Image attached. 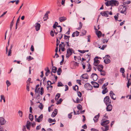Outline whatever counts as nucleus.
<instances>
[{
	"instance_id": "21",
	"label": "nucleus",
	"mask_w": 131,
	"mask_h": 131,
	"mask_svg": "<svg viewBox=\"0 0 131 131\" xmlns=\"http://www.w3.org/2000/svg\"><path fill=\"white\" fill-rule=\"evenodd\" d=\"M66 19V18L64 16L60 17L59 18V20L61 22L64 21Z\"/></svg>"
},
{
	"instance_id": "31",
	"label": "nucleus",
	"mask_w": 131,
	"mask_h": 131,
	"mask_svg": "<svg viewBox=\"0 0 131 131\" xmlns=\"http://www.w3.org/2000/svg\"><path fill=\"white\" fill-rule=\"evenodd\" d=\"M104 62L106 64H108L110 62V60L108 59H106L104 60Z\"/></svg>"
},
{
	"instance_id": "50",
	"label": "nucleus",
	"mask_w": 131,
	"mask_h": 131,
	"mask_svg": "<svg viewBox=\"0 0 131 131\" xmlns=\"http://www.w3.org/2000/svg\"><path fill=\"white\" fill-rule=\"evenodd\" d=\"M130 1H127L126 2H124L123 4L124 5L126 4H130Z\"/></svg>"
},
{
	"instance_id": "56",
	"label": "nucleus",
	"mask_w": 131,
	"mask_h": 131,
	"mask_svg": "<svg viewBox=\"0 0 131 131\" xmlns=\"http://www.w3.org/2000/svg\"><path fill=\"white\" fill-rule=\"evenodd\" d=\"M78 95L79 97H81L82 96V94L80 92V91H79L78 92Z\"/></svg>"
},
{
	"instance_id": "41",
	"label": "nucleus",
	"mask_w": 131,
	"mask_h": 131,
	"mask_svg": "<svg viewBox=\"0 0 131 131\" xmlns=\"http://www.w3.org/2000/svg\"><path fill=\"white\" fill-rule=\"evenodd\" d=\"M62 101V99H60L56 103V104L57 105H58L60 104L61 103Z\"/></svg>"
},
{
	"instance_id": "48",
	"label": "nucleus",
	"mask_w": 131,
	"mask_h": 131,
	"mask_svg": "<svg viewBox=\"0 0 131 131\" xmlns=\"http://www.w3.org/2000/svg\"><path fill=\"white\" fill-rule=\"evenodd\" d=\"M40 94L41 95H42L43 93V87H41L40 89Z\"/></svg>"
},
{
	"instance_id": "11",
	"label": "nucleus",
	"mask_w": 131,
	"mask_h": 131,
	"mask_svg": "<svg viewBox=\"0 0 131 131\" xmlns=\"http://www.w3.org/2000/svg\"><path fill=\"white\" fill-rule=\"evenodd\" d=\"M43 115L41 114L37 118H36L35 121L38 122H41L43 119Z\"/></svg>"
},
{
	"instance_id": "24",
	"label": "nucleus",
	"mask_w": 131,
	"mask_h": 131,
	"mask_svg": "<svg viewBox=\"0 0 131 131\" xmlns=\"http://www.w3.org/2000/svg\"><path fill=\"white\" fill-rule=\"evenodd\" d=\"M36 25L35 26L36 29L37 31H38L40 29V25L38 23H36Z\"/></svg>"
},
{
	"instance_id": "39",
	"label": "nucleus",
	"mask_w": 131,
	"mask_h": 131,
	"mask_svg": "<svg viewBox=\"0 0 131 131\" xmlns=\"http://www.w3.org/2000/svg\"><path fill=\"white\" fill-rule=\"evenodd\" d=\"M73 88L75 91H76V90H77V91L78 90V86L77 85H75V86H73Z\"/></svg>"
},
{
	"instance_id": "29",
	"label": "nucleus",
	"mask_w": 131,
	"mask_h": 131,
	"mask_svg": "<svg viewBox=\"0 0 131 131\" xmlns=\"http://www.w3.org/2000/svg\"><path fill=\"white\" fill-rule=\"evenodd\" d=\"M99 71L100 72V74L101 75L105 76L106 75V72L105 71L100 70Z\"/></svg>"
},
{
	"instance_id": "53",
	"label": "nucleus",
	"mask_w": 131,
	"mask_h": 131,
	"mask_svg": "<svg viewBox=\"0 0 131 131\" xmlns=\"http://www.w3.org/2000/svg\"><path fill=\"white\" fill-rule=\"evenodd\" d=\"M118 14H119L118 13H117L116 15H115L114 16V18L116 21L118 19Z\"/></svg>"
},
{
	"instance_id": "44",
	"label": "nucleus",
	"mask_w": 131,
	"mask_h": 131,
	"mask_svg": "<svg viewBox=\"0 0 131 131\" xmlns=\"http://www.w3.org/2000/svg\"><path fill=\"white\" fill-rule=\"evenodd\" d=\"M85 58L86 59H87L88 61H89L90 58V55L88 54H87L85 55Z\"/></svg>"
},
{
	"instance_id": "32",
	"label": "nucleus",
	"mask_w": 131,
	"mask_h": 131,
	"mask_svg": "<svg viewBox=\"0 0 131 131\" xmlns=\"http://www.w3.org/2000/svg\"><path fill=\"white\" fill-rule=\"evenodd\" d=\"M61 72L62 70L61 68H59L57 71L58 74L59 75H60Z\"/></svg>"
},
{
	"instance_id": "17",
	"label": "nucleus",
	"mask_w": 131,
	"mask_h": 131,
	"mask_svg": "<svg viewBox=\"0 0 131 131\" xmlns=\"http://www.w3.org/2000/svg\"><path fill=\"white\" fill-rule=\"evenodd\" d=\"M5 122L6 121L4 118L2 117L0 118V125H3L4 124Z\"/></svg>"
},
{
	"instance_id": "27",
	"label": "nucleus",
	"mask_w": 131,
	"mask_h": 131,
	"mask_svg": "<svg viewBox=\"0 0 131 131\" xmlns=\"http://www.w3.org/2000/svg\"><path fill=\"white\" fill-rule=\"evenodd\" d=\"M97 68L98 70L99 71H100V70H103V66L102 65L100 64L97 66Z\"/></svg>"
},
{
	"instance_id": "47",
	"label": "nucleus",
	"mask_w": 131,
	"mask_h": 131,
	"mask_svg": "<svg viewBox=\"0 0 131 131\" xmlns=\"http://www.w3.org/2000/svg\"><path fill=\"white\" fill-rule=\"evenodd\" d=\"M26 126V127H30L31 126L30 123L28 121H27V124Z\"/></svg>"
},
{
	"instance_id": "54",
	"label": "nucleus",
	"mask_w": 131,
	"mask_h": 131,
	"mask_svg": "<svg viewBox=\"0 0 131 131\" xmlns=\"http://www.w3.org/2000/svg\"><path fill=\"white\" fill-rule=\"evenodd\" d=\"M130 79H128V82L127 83V86L128 88H129V86L130 85V83H129V80H130Z\"/></svg>"
},
{
	"instance_id": "38",
	"label": "nucleus",
	"mask_w": 131,
	"mask_h": 131,
	"mask_svg": "<svg viewBox=\"0 0 131 131\" xmlns=\"http://www.w3.org/2000/svg\"><path fill=\"white\" fill-rule=\"evenodd\" d=\"M108 82H106L102 86V88L103 89H104V88H105V87L108 85Z\"/></svg>"
},
{
	"instance_id": "62",
	"label": "nucleus",
	"mask_w": 131,
	"mask_h": 131,
	"mask_svg": "<svg viewBox=\"0 0 131 131\" xmlns=\"http://www.w3.org/2000/svg\"><path fill=\"white\" fill-rule=\"evenodd\" d=\"M58 23L57 22H55V24L53 25V27H57V26H58Z\"/></svg>"
},
{
	"instance_id": "12",
	"label": "nucleus",
	"mask_w": 131,
	"mask_h": 131,
	"mask_svg": "<svg viewBox=\"0 0 131 131\" xmlns=\"http://www.w3.org/2000/svg\"><path fill=\"white\" fill-rule=\"evenodd\" d=\"M91 83L93 85V87L95 88H98L99 87V85L97 83L94 82L92 81Z\"/></svg>"
},
{
	"instance_id": "1",
	"label": "nucleus",
	"mask_w": 131,
	"mask_h": 131,
	"mask_svg": "<svg viewBox=\"0 0 131 131\" xmlns=\"http://www.w3.org/2000/svg\"><path fill=\"white\" fill-rule=\"evenodd\" d=\"M106 5L108 6H117L119 4V2L118 1L116 0H111L109 1H107L105 3Z\"/></svg>"
},
{
	"instance_id": "22",
	"label": "nucleus",
	"mask_w": 131,
	"mask_h": 131,
	"mask_svg": "<svg viewBox=\"0 0 131 131\" xmlns=\"http://www.w3.org/2000/svg\"><path fill=\"white\" fill-rule=\"evenodd\" d=\"M79 34V32L77 31H76L75 32H73L72 35V36L73 37H74L75 36H78Z\"/></svg>"
},
{
	"instance_id": "6",
	"label": "nucleus",
	"mask_w": 131,
	"mask_h": 131,
	"mask_svg": "<svg viewBox=\"0 0 131 131\" xmlns=\"http://www.w3.org/2000/svg\"><path fill=\"white\" fill-rule=\"evenodd\" d=\"M84 86L85 89L88 90H92L93 89L92 86L90 84L88 83L85 84Z\"/></svg>"
},
{
	"instance_id": "10",
	"label": "nucleus",
	"mask_w": 131,
	"mask_h": 131,
	"mask_svg": "<svg viewBox=\"0 0 131 131\" xmlns=\"http://www.w3.org/2000/svg\"><path fill=\"white\" fill-rule=\"evenodd\" d=\"M83 100V98H81L79 99L78 97H77L76 101H75L73 99V101L74 102L76 103H81V101H82Z\"/></svg>"
},
{
	"instance_id": "34",
	"label": "nucleus",
	"mask_w": 131,
	"mask_h": 131,
	"mask_svg": "<svg viewBox=\"0 0 131 131\" xmlns=\"http://www.w3.org/2000/svg\"><path fill=\"white\" fill-rule=\"evenodd\" d=\"M1 99L0 100L1 102H2V100H3L4 101V103H5V97L3 95H2L1 96Z\"/></svg>"
},
{
	"instance_id": "25",
	"label": "nucleus",
	"mask_w": 131,
	"mask_h": 131,
	"mask_svg": "<svg viewBox=\"0 0 131 131\" xmlns=\"http://www.w3.org/2000/svg\"><path fill=\"white\" fill-rule=\"evenodd\" d=\"M105 78H102L98 80V82L101 84H102L104 82V81L105 80Z\"/></svg>"
},
{
	"instance_id": "64",
	"label": "nucleus",
	"mask_w": 131,
	"mask_h": 131,
	"mask_svg": "<svg viewBox=\"0 0 131 131\" xmlns=\"http://www.w3.org/2000/svg\"><path fill=\"white\" fill-rule=\"evenodd\" d=\"M91 130V131H99L98 130L93 128H92Z\"/></svg>"
},
{
	"instance_id": "36",
	"label": "nucleus",
	"mask_w": 131,
	"mask_h": 131,
	"mask_svg": "<svg viewBox=\"0 0 131 131\" xmlns=\"http://www.w3.org/2000/svg\"><path fill=\"white\" fill-rule=\"evenodd\" d=\"M77 108L78 109L81 110H82V106L80 104H78L77 106Z\"/></svg>"
},
{
	"instance_id": "15",
	"label": "nucleus",
	"mask_w": 131,
	"mask_h": 131,
	"mask_svg": "<svg viewBox=\"0 0 131 131\" xmlns=\"http://www.w3.org/2000/svg\"><path fill=\"white\" fill-rule=\"evenodd\" d=\"M106 107V110L107 111H111L112 109V106L110 104H108Z\"/></svg>"
},
{
	"instance_id": "16",
	"label": "nucleus",
	"mask_w": 131,
	"mask_h": 131,
	"mask_svg": "<svg viewBox=\"0 0 131 131\" xmlns=\"http://www.w3.org/2000/svg\"><path fill=\"white\" fill-rule=\"evenodd\" d=\"M100 117V114L99 113L98 115H96L93 118V120L95 123H97L98 121V118Z\"/></svg>"
},
{
	"instance_id": "2",
	"label": "nucleus",
	"mask_w": 131,
	"mask_h": 131,
	"mask_svg": "<svg viewBox=\"0 0 131 131\" xmlns=\"http://www.w3.org/2000/svg\"><path fill=\"white\" fill-rule=\"evenodd\" d=\"M105 118L107 119L108 116H104L101 120V123L102 126H106V125L109 123L110 121L106 119Z\"/></svg>"
},
{
	"instance_id": "57",
	"label": "nucleus",
	"mask_w": 131,
	"mask_h": 131,
	"mask_svg": "<svg viewBox=\"0 0 131 131\" xmlns=\"http://www.w3.org/2000/svg\"><path fill=\"white\" fill-rule=\"evenodd\" d=\"M82 26V23L80 22V23H79V27L78 28V29H80L81 28Z\"/></svg>"
},
{
	"instance_id": "63",
	"label": "nucleus",
	"mask_w": 131,
	"mask_h": 131,
	"mask_svg": "<svg viewBox=\"0 0 131 131\" xmlns=\"http://www.w3.org/2000/svg\"><path fill=\"white\" fill-rule=\"evenodd\" d=\"M72 113V112H71L68 115V117L69 119H71L72 117V115L71 114Z\"/></svg>"
},
{
	"instance_id": "9",
	"label": "nucleus",
	"mask_w": 131,
	"mask_h": 131,
	"mask_svg": "<svg viewBox=\"0 0 131 131\" xmlns=\"http://www.w3.org/2000/svg\"><path fill=\"white\" fill-rule=\"evenodd\" d=\"M109 11H106L102 12H101V14L103 16H105L106 17L108 16Z\"/></svg>"
},
{
	"instance_id": "49",
	"label": "nucleus",
	"mask_w": 131,
	"mask_h": 131,
	"mask_svg": "<svg viewBox=\"0 0 131 131\" xmlns=\"http://www.w3.org/2000/svg\"><path fill=\"white\" fill-rule=\"evenodd\" d=\"M18 113L20 116L21 117H22L23 116V113L22 112L20 111H19L18 112Z\"/></svg>"
},
{
	"instance_id": "37",
	"label": "nucleus",
	"mask_w": 131,
	"mask_h": 131,
	"mask_svg": "<svg viewBox=\"0 0 131 131\" xmlns=\"http://www.w3.org/2000/svg\"><path fill=\"white\" fill-rule=\"evenodd\" d=\"M29 119L31 121H32L33 119V115L31 114H29Z\"/></svg>"
},
{
	"instance_id": "43",
	"label": "nucleus",
	"mask_w": 131,
	"mask_h": 131,
	"mask_svg": "<svg viewBox=\"0 0 131 131\" xmlns=\"http://www.w3.org/2000/svg\"><path fill=\"white\" fill-rule=\"evenodd\" d=\"M6 83L7 84V90H8V86H9L11 84V83L9 82V81L8 80H7V81H6Z\"/></svg>"
},
{
	"instance_id": "46",
	"label": "nucleus",
	"mask_w": 131,
	"mask_h": 131,
	"mask_svg": "<svg viewBox=\"0 0 131 131\" xmlns=\"http://www.w3.org/2000/svg\"><path fill=\"white\" fill-rule=\"evenodd\" d=\"M48 121L50 123H52L53 122H55L56 120L54 119L53 120L51 118H49L48 119Z\"/></svg>"
},
{
	"instance_id": "30",
	"label": "nucleus",
	"mask_w": 131,
	"mask_h": 131,
	"mask_svg": "<svg viewBox=\"0 0 131 131\" xmlns=\"http://www.w3.org/2000/svg\"><path fill=\"white\" fill-rule=\"evenodd\" d=\"M108 91V90L107 88H104L102 91V93L103 94H105Z\"/></svg>"
},
{
	"instance_id": "13",
	"label": "nucleus",
	"mask_w": 131,
	"mask_h": 131,
	"mask_svg": "<svg viewBox=\"0 0 131 131\" xmlns=\"http://www.w3.org/2000/svg\"><path fill=\"white\" fill-rule=\"evenodd\" d=\"M91 77L93 78V80L94 81H96L97 79L98 76L97 74L95 73H93Z\"/></svg>"
},
{
	"instance_id": "20",
	"label": "nucleus",
	"mask_w": 131,
	"mask_h": 131,
	"mask_svg": "<svg viewBox=\"0 0 131 131\" xmlns=\"http://www.w3.org/2000/svg\"><path fill=\"white\" fill-rule=\"evenodd\" d=\"M58 110L57 109H55L54 111L52 113L51 116L52 117H54L57 114Z\"/></svg>"
},
{
	"instance_id": "5",
	"label": "nucleus",
	"mask_w": 131,
	"mask_h": 131,
	"mask_svg": "<svg viewBox=\"0 0 131 131\" xmlns=\"http://www.w3.org/2000/svg\"><path fill=\"white\" fill-rule=\"evenodd\" d=\"M104 101L106 105H107L108 104H110L111 102L110 97L108 96H106L104 98Z\"/></svg>"
},
{
	"instance_id": "35",
	"label": "nucleus",
	"mask_w": 131,
	"mask_h": 131,
	"mask_svg": "<svg viewBox=\"0 0 131 131\" xmlns=\"http://www.w3.org/2000/svg\"><path fill=\"white\" fill-rule=\"evenodd\" d=\"M91 69V66L90 65V64H88V70L87 71V72H90Z\"/></svg>"
},
{
	"instance_id": "7",
	"label": "nucleus",
	"mask_w": 131,
	"mask_h": 131,
	"mask_svg": "<svg viewBox=\"0 0 131 131\" xmlns=\"http://www.w3.org/2000/svg\"><path fill=\"white\" fill-rule=\"evenodd\" d=\"M126 7L125 6H122L120 9V11L121 13L125 14L126 15Z\"/></svg>"
},
{
	"instance_id": "4",
	"label": "nucleus",
	"mask_w": 131,
	"mask_h": 131,
	"mask_svg": "<svg viewBox=\"0 0 131 131\" xmlns=\"http://www.w3.org/2000/svg\"><path fill=\"white\" fill-rule=\"evenodd\" d=\"M57 27H54V34L56 35H57L58 32H61L62 31V27L60 25H59Z\"/></svg>"
},
{
	"instance_id": "18",
	"label": "nucleus",
	"mask_w": 131,
	"mask_h": 131,
	"mask_svg": "<svg viewBox=\"0 0 131 131\" xmlns=\"http://www.w3.org/2000/svg\"><path fill=\"white\" fill-rule=\"evenodd\" d=\"M110 95L111 98L114 100H115L116 99V97L114 98L113 97L114 95H115L114 93L112 91H111L110 93Z\"/></svg>"
},
{
	"instance_id": "45",
	"label": "nucleus",
	"mask_w": 131,
	"mask_h": 131,
	"mask_svg": "<svg viewBox=\"0 0 131 131\" xmlns=\"http://www.w3.org/2000/svg\"><path fill=\"white\" fill-rule=\"evenodd\" d=\"M15 17H14V18H15ZM14 19V18H13L12 21L11 22L10 25V30H12V27L13 26V20Z\"/></svg>"
},
{
	"instance_id": "42",
	"label": "nucleus",
	"mask_w": 131,
	"mask_h": 131,
	"mask_svg": "<svg viewBox=\"0 0 131 131\" xmlns=\"http://www.w3.org/2000/svg\"><path fill=\"white\" fill-rule=\"evenodd\" d=\"M27 59L28 61H29L32 60L34 58L30 56H29L28 57H27Z\"/></svg>"
},
{
	"instance_id": "51",
	"label": "nucleus",
	"mask_w": 131,
	"mask_h": 131,
	"mask_svg": "<svg viewBox=\"0 0 131 131\" xmlns=\"http://www.w3.org/2000/svg\"><path fill=\"white\" fill-rule=\"evenodd\" d=\"M63 85L62 84L61 82H58V87L59 86H62Z\"/></svg>"
},
{
	"instance_id": "23",
	"label": "nucleus",
	"mask_w": 131,
	"mask_h": 131,
	"mask_svg": "<svg viewBox=\"0 0 131 131\" xmlns=\"http://www.w3.org/2000/svg\"><path fill=\"white\" fill-rule=\"evenodd\" d=\"M81 77L83 78V79H88L89 78L88 76L87 73L83 74L81 75Z\"/></svg>"
},
{
	"instance_id": "59",
	"label": "nucleus",
	"mask_w": 131,
	"mask_h": 131,
	"mask_svg": "<svg viewBox=\"0 0 131 131\" xmlns=\"http://www.w3.org/2000/svg\"><path fill=\"white\" fill-rule=\"evenodd\" d=\"M54 105H52L50 106H49L48 107V111L50 112L52 110V109H50L51 108L52 106H53Z\"/></svg>"
},
{
	"instance_id": "55",
	"label": "nucleus",
	"mask_w": 131,
	"mask_h": 131,
	"mask_svg": "<svg viewBox=\"0 0 131 131\" xmlns=\"http://www.w3.org/2000/svg\"><path fill=\"white\" fill-rule=\"evenodd\" d=\"M120 72L122 73H124V72H125L124 69L122 68H121L120 70Z\"/></svg>"
},
{
	"instance_id": "3",
	"label": "nucleus",
	"mask_w": 131,
	"mask_h": 131,
	"mask_svg": "<svg viewBox=\"0 0 131 131\" xmlns=\"http://www.w3.org/2000/svg\"><path fill=\"white\" fill-rule=\"evenodd\" d=\"M74 51L73 49L70 48H69L67 49V53L66 54V57L67 58H68L72 54L73 52L74 53Z\"/></svg>"
},
{
	"instance_id": "26",
	"label": "nucleus",
	"mask_w": 131,
	"mask_h": 131,
	"mask_svg": "<svg viewBox=\"0 0 131 131\" xmlns=\"http://www.w3.org/2000/svg\"><path fill=\"white\" fill-rule=\"evenodd\" d=\"M96 34L97 36L99 38L101 37L102 33L100 31H97L96 32Z\"/></svg>"
},
{
	"instance_id": "61",
	"label": "nucleus",
	"mask_w": 131,
	"mask_h": 131,
	"mask_svg": "<svg viewBox=\"0 0 131 131\" xmlns=\"http://www.w3.org/2000/svg\"><path fill=\"white\" fill-rule=\"evenodd\" d=\"M11 50L10 49L8 51V56H11Z\"/></svg>"
},
{
	"instance_id": "33",
	"label": "nucleus",
	"mask_w": 131,
	"mask_h": 131,
	"mask_svg": "<svg viewBox=\"0 0 131 131\" xmlns=\"http://www.w3.org/2000/svg\"><path fill=\"white\" fill-rule=\"evenodd\" d=\"M60 94L59 93H57L56 96L55 100L56 101L58 100L60 97Z\"/></svg>"
},
{
	"instance_id": "28",
	"label": "nucleus",
	"mask_w": 131,
	"mask_h": 131,
	"mask_svg": "<svg viewBox=\"0 0 131 131\" xmlns=\"http://www.w3.org/2000/svg\"><path fill=\"white\" fill-rule=\"evenodd\" d=\"M57 70V68L56 67L54 66H53L52 69V71L54 73H55L56 72Z\"/></svg>"
},
{
	"instance_id": "52",
	"label": "nucleus",
	"mask_w": 131,
	"mask_h": 131,
	"mask_svg": "<svg viewBox=\"0 0 131 131\" xmlns=\"http://www.w3.org/2000/svg\"><path fill=\"white\" fill-rule=\"evenodd\" d=\"M109 39H103V43H105V42L107 43L108 42V41Z\"/></svg>"
},
{
	"instance_id": "58",
	"label": "nucleus",
	"mask_w": 131,
	"mask_h": 131,
	"mask_svg": "<svg viewBox=\"0 0 131 131\" xmlns=\"http://www.w3.org/2000/svg\"><path fill=\"white\" fill-rule=\"evenodd\" d=\"M47 69L46 68H45V70L46 71V72L50 73V71L49 70V69L48 68V67H47Z\"/></svg>"
},
{
	"instance_id": "60",
	"label": "nucleus",
	"mask_w": 131,
	"mask_h": 131,
	"mask_svg": "<svg viewBox=\"0 0 131 131\" xmlns=\"http://www.w3.org/2000/svg\"><path fill=\"white\" fill-rule=\"evenodd\" d=\"M54 31L52 30L50 32V34L52 37H54V35L53 34Z\"/></svg>"
},
{
	"instance_id": "8",
	"label": "nucleus",
	"mask_w": 131,
	"mask_h": 131,
	"mask_svg": "<svg viewBox=\"0 0 131 131\" xmlns=\"http://www.w3.org/2000/svg\"><path fill=\"white\" fill-rule=\"evenodd\" d=\"M98 58V57H96L94 59V62L93 64L95 66H97L98 64L100 63V61L97 59H97Z\"/></svg>"
},
{
	"instance_id": "14",
	"label": "nucleus",
	"mask_w": 131,
	"mask_h": 131,
	"mask_svg": "<svg viewBox=\"0 0 131 131\" xmlns=\"http://www.w3.org/2000/svg\"><path fill=\"white\" fill-rule=\"evenodd\" d=\"M50 13V12L49 11H48L46 12V13L45 14L44 16V17L43 18L44 21H46L48 19V14Z\"/></svg>"
},
{
	"instance_id": "40",
	"label": "nucleus",
	"mask_w": 131,
	"mask_h": 131,
	"mask_svg": "<svg viewBox=\"0 0 131 131\" xmlns=\"http://www.w3.org/2000/svg\"><path fill=\"white\" fill-rule=\"evenodd\" d=\"M43 105L41 103H40V105L38 106V107L40 109L42 110L43 109Z\"/></svg>"
},
{
	"instance_id": "19",
	"label": "nucleus",
	"mask_w": 131,
	"mask_h": 131,
	"mask_svg": "<svg viewBox=\"0 0 131 131\" xmlns=\"http://www.w3.org/2000/svg\"><path fill=\"white\" fill-rule=\"evenodd\" d=\"M109 127L108 125L104 126L101 127V129L103 131H106L109 129Z\"/></svg>"
}]
</instances>
